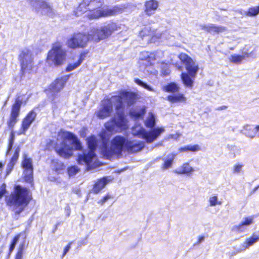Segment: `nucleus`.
I'll return each instance as SVG.
<instances>
[{"label":"nucleus","mask_w":259,"mask_h":259,"mask_svg":"<svg viewBox=\"0 0 259 259\" xmlns=\"http://www.w3.org/2000/svg\"><path fill=\"white\" fill-rule=\"evenodd\" d=\"M103 0H83L76 9L75 14L79 16L85 13V16L90 19H97L101 17H107L123 12L127 8L128 4H121L113 7L102 6Z\"/></svg>","instance_id":"nucleus-3"},{"label":"nucleus","mask_w":259,"mask_h":259,"mask_svg":"<svg viewBox=\"0 0 259 259\" xmlns=\"http://www.w3.org/2000/svg\"><path fill=\"white\" fill-rule=\"evenodd\" d=\"M21 104L22 101L18 99L16 100L15 104L13 105L10 118V126H12L16 123L17 118L19 115L20 109Z\"/></svg>","instance_id":"nucleus-16"},{"label":"nucleus","mask_w":259,"mask_h":259,"mask_svg":"<svg viewBox=\"0 0 259 259\" xmlns=\"http://www.w3.org/2000/svg\"><path fill=\"white\" fill-rule=\"evenodd\" d=\"M30 199L28 190L20 186H17L8 200L7 203L9 205L14 207L16 213H19L27 205Z\"/></svg>","instance_id":"nucleus-5"},{"label":"nucleus","mask_w":259,"mask_h":259,"mask_svg":"<svg viewBox=\"0 0 259 259\" xmlns=\"http://www.w3.org/2000/svg\"><path fill=\"white\" fill-rule=\"evenodd\" d=\"M117 29V25L111 23L100 27L93 28L89 34L90 39L98 41L108 37Z\"/></svg>","instance_id":"nucleus-8"},{"label":"nucleus","mask_w":259,"mask_h":259,"mask_svg":"<svg viewBox=\"0 0 259 259\" xmlns=\"http://www.w3.org/2000/svg\"><path fill=\"white\" fill-rule=\"evenodd\" d=\"M135 81L137 84H138V85H139L140 86L143 87L145 89H146L150 91H154V90L151 87L149 86L146 83L143 82L140 79H135Z\"/></svg>","instance_id":"nucleus-44"},{"label":"nucleus","mask_w":259,"mask_h":259,"mask_svg":"<svg viewBox=\"0 0 259 259\" xmlns=\"http://www.w3.org/2000/svg\"><path fill=\"white\" fill-rule=\"evenodd\" d=\"M144 142L136 140L128 141L126 144V150L129 152H137L141 151L144 147Z\"/></svg>","instance_id":"nucleus-17"},{"label":"nucleus","mask_w":259,"mask_h":259,"mask_svg":"<svg viewBox=\"0 0 259 259\" xmlns=\"http://www.w3.org/2000/svg\"><path fill=\"white\" fill-rule=\"evenodd\" d=\"M241 133L247 137L253 139L256 136L255 125L253 126L249 124L245 125L241 130Z\"/></svg>","instance_id":"nucleus-24"},{"label":"nucleus","mask_w":259,"mask_h":259,"mask_svg":"<svg viewBox=\"0 0 259 259\" xmlns=\"http://www.w3.org/2000/svg\"><path fill=\"white\" fill-rule=\"evenodd\" d=\"M136 100L135 94L131 92H122L118 96H112L102 101L101 108L96 112V116L104 119L109 117L113 110L114 104L116 111V117L105 123L106 130L111 133H121L128 128V121L123 114V107L133 104Z\"/></svg>","instance_id":"nucleus-1"},{"label":"nucleus","mask_w":259,"mask_h":259,"mask_svg":"<svg viewBox=\"0 0 259 259\" xmlns=\"http://www.w3.org/2000/svg\"><path fill=\"white\" fill-rule=\"evenodd\" d=\"M110 198V197L108 196V195H107L105 197H103V198L101 200V202L102 203H104L107 200H108L109 198Z\"/></svg>","instance_id":"nucleus-50"},{"label":"nucleus","mask_w":259,"mask_h":259,"mask_svg":"<svg viewBox=\"0 0 259 259\" xmlns=\"http://www.w3.org/2000/svg\"><path fill=\"white\" fill-rule=\"evenodd\" d=\"M145 125L148 127H152L155 125V117L153 114L149 113L145 121Z\"/></svg>","instance_id":"nucleus-40"},{"label":"nucleus","mask_w":259,"mask_h":259,"mask_svg":"<svg viewBox=\"0 0 259 259\" xmlns=\"http://www.w3.org/2000/svg\"><path fill=\"white\" fill-rule=\"evenodd\" d=\"M244 14L250 17L255 16L259 14V6L249 8Z\"/></svg>","instance_id":"nucleus-39"},{"label":"nucleus","mask_w":259,"mask_h":259,"mask_svg":"<svg viewBox=\"0 0 259 259\" xmlns=\"http://www.w3.org/2000/svg\"><path fill=\"white\" fill-rule=\"evenodd\" d=\"M20 237V234H18L13 239V241L12 242V243L10 245V249H9V251L11 253L14 249L16 245L17 244V243L18 242Z\"/></svg>","instance_id":"nucleus-43"},{"label":"nucleus","mask_w":259,"mask_h":259,"mask_svg":"<svg viewBox=\"0 0 259 259\" xmlns=\"http://www.w3.org/2000/svg\"><path fill=\"white\" fill-rule=\"evenodd\" d=\"M201 27L202 29L211 33L223 32L226 30V28L224 26L212 24L202 25Z\"/></svg>","instance_id":"nucleus-21"},{"label":"nucleus","mask_w":259,"mask_h":259,"mask_svg":"<svg viewBox=\"0 0 259 259\" xmlns=\"http://www.w3.org/2000/svg\"><path fill=\"white\" fill-rule=\"evenodd\" d=\"M259 241V235L253 234L251 236L246 239L242 245V250H244L253 245L255 243Z\"/></svg>","instance_id":"nucleus-29"},{"label":"nucleus","mask_w":259,"mask_h":259,"mask_svg":"<svg viewBox=\"0 0 259 259\" xmlns=\"http://www.w3.org/2000/svg\"><path fill=\"white\" fill-rule=\"evenodd\" d=\"M19 59L23 74L30 73L33 68V59L30 51L28 49L22 50L19 55Z\"/></svg>","instance_id":"nucleus-11"},{"label":"nucleus","mask_w":259,"mask_h":259,"mask_svg":"<svg viewBox=\"0 0 259 259\" xmlns=\"http://www.w3.org/2000/svg\"><path fill=\"white\" fill-rule=\"evenodd\" d=\"M163 67H164V66H166V67H168L167 64H163Z\"/></svg>","instance_id":"nucleus-55"},{"label":"nucleus","mask_w":259,"mask_h":259,"mask_svg":"<svg viewBox=\"0 0 259 259\" xmlns=\"http://www.w3.org/2000/svg\"><path fill=\"white\" fill-rule=\"evenodd\" d=\"M161 72L163 75H167L170 73V70L168 67H166L165 69L162 67Z\"/></svg>","instance_id":"nucleus-47"},{"label":"nucleus","mask_w":259,"mask_h":259,"mask_svg":"<svg viewBox=\"0 0 259 259\" xmlns=\"http://www.w3.org/2000/svg\"><path fill=\"white\" fill-rule=\"evenodd\" d=\"M244 164L242 162H237L231 167L232 172L234 175H240L244 172Z\"/></svg>","instance_id":"nucleus-33"},{"label":"nucleus","mask_w":259,"mask_h":259,"mask_svg":"<svg viewBox=\"0 0 259 259\" xmlns=\"http://www.w3.org/2000/svg\"><path fill=\"white\" fill-rule=\"evenodd\" d=\"M204 237H203V236H200V237H199V238H198L199 242H202V241L204 240Z\"/></svg>","instance_id":"nucleus-53"},{"label":"nucleus","mask_w":259,"mask_h":259,"mask_svg":"<svg viewBox=\"0 0 259 259\" xmlns=\"http://www.w3.org/2000/svg\"><path fill=\"white\" fill-rule=\"evenodd\" d=\"M90 40L89 34L83 33H76L71 35L67 40V46L71 49L82 48L86 46Z\"/></svg>","instance_id":"nucleus-10"},{"label":"nucleus","mask_w":259,"mask_h":259,"mask_svg":"<svg viewBox=\"0 0 259 259\" xmlns=\"http://www.w3.org/2000/svg\"><path fill=\"white\" fill-rule=\"evenodd\" d=\"M254 222V217L248 215L242 218L238 225L234 226L232 231L234 232L240 233L246 231L247 227L252 225Z\"/></svg>","instance_id":"nucleus-15"},{"label":"nucleus","mask_w":259,"mask_h":259,"mask_svg":"<svg viewBox=\"0 0 259 259\" xmlns=\"http://www.w3.org/2000/svg\"><path fill=\"white\" fill-rule=\"evenodd\" d=\"M200 150V147L198 145H188L181 147L179 149V152H185L188 151L196 152Z\"/></svg>","instance_id":"nucleus-36"},{"label":"nucleus","mask_w":259,"mask_h":259,"mask_svg":"<svg viewBox=\"0 0 259 259\" xmlns=\"http://www.w3.org/2000/svg\"><path fill=\"white\" fill-rule=\"evenodd\" d=\"M258 76H259V72H258Z\"/></svg>","instance_id":"nucleus-57"},{"label":"nucleus","mask_w":259,"mask_h":259,"mask_svg":"<svg viewBox=\"0 0 259 259\" xmlns=\"http://www.w3.org/2000/svg\"><path fill=\"white\" fill-rule=\"evenodd\" d=\"M151 30L152 29L150 27H145L140 32V36L148 43L149 42Z\"/></svg>","instance_id":"nucleus-35"},{"label":"nucleus","mask_w":259,"mask_h":259,"mask_svg":"<svg viewBox=\"0 0 259 259\" xmlns=\"http://www.w3.org/2000/svg\"><path fill=\"white\" fill-rule=\"evenodd\" d=\"M163 56V52L157 51L153 52H142L139 57L138 63L141 70H144L148 66L153 65L159 62Z\"/></svg>","instance_id":"nucleus-9"},{"label":"nucleus","mask_w":259,"mask_h":259,"mask_svg":"<svg viewBox=\"0 0 259 259\" xmlns=\"http://www.w3.org/2000/svg\"><path fill=\"white\" fill-rule=\"evenodd\" d=\"M196 76H192L189 73H182L181 79L185 86L192 88L193 85L194 79Z\"/></svg>","instance_id":"nucleus-28"},{"label":"nucleus","mask_w":259,"mask_h":259,"mask_svg":"<svg viewBox=\"0 0 259 259\" xmlns=\"http://www.w3.org/2000/svg\"><path fill=\"white\" fill-rule=\"evenodd\" d=\"M2 167V163L1 162H0V168H1Z\"/></svg>","instance_id":"nucleus-56"},{"label":"nucleus","mask_w":259,"mask_h":259,"mask_svg":"<svg viewBox=\"0 0 259 259\" xmlns=\"http://www.w3.org/2000/svg\"><path fill=\"white\" fill-rule=\"evenodd\" d=\"M110 136L106 131H102L100 134L101 140L100 144L95 137L92 136L88 138L87 143L90 150L88 153L83 152L82 155H78V162L81 164H86L90 168L94 167L96 161L94 151L97 147H99L102 155L107 159L120 156L122 151L126 150L127 139L121 136H116L111 140L110 144H108Z\"/></svg>","instance_id":"nucleus-2"},{"label":"nucleus","mask_w":259,"mask_h":259,"mask_svg":"<svg viewBox=\"0 0 259 259\" xmlns=\"http://www.w3.org/2000/svg\"><path fill=\"white\" fill-rule=\"evenodd\" d=\"M249 54L247 53H245L242 55H233L230 57L229 60L233 63H240L242 61L243 59L249 57Z\"/></svg>","instance_id":"nucleus-32"},{"label":"nucleus","mask_w":259,"mask_h":259,"mask_svg":"<svg viewBox=\"0 0 259 259\" xmlns=\"http://www.w3.org/2000/svg\"><path fill=\"white\" fill-rule=\"evenodd\" d=\"M65 211L67 217H69L70 214L71 209L69 206H67L65 208Z\"/></svg>","instance_id":"nucleus-49"},{"label":"nucleus","mask_w":259,"mask_h":259,"mask_svg":"<svg viewBox=\"0 0 259 259\" xmlns=\"http://www.w3.org/2000/svg\"><path fill=\"white\" fill-rule=\"evenodd\" d=\"M51 166L58 174L61 173L64 169V165L61 162H59L57 160H53Z\"/></svg>","instance_id":"nucleus-38"},{"label":"nucleus","mask_w":259,"mask_h":259,"mask_svg":"<svg viewBox=\"0 0 259 259\" xmlns=\"http://www.w3.org/2000/svg\"><path fill=\"white\" fill-rule=\"evenodd\" d=\"M145 112V108L144 106H142L136 109H133L130 112V115L132 117L138 118L143 115Z\"/></svg>","instance_id":"nucleus-31"},{"label":"nucleus","mask_w":259,"mask_h":259,"mask_svg":"<svg viewBox=\"0 0 259 259\" xmlns=\"http://www.w3.org/2000/svg\"><path fill=\"white\" fill-rule=\"evenodd\" d=\"M79 171V169L76 166H72L69 167L67 169L68 174L69 177L75 176Z\"/></svg>","instance_id":"nucleus-42"},{"label":"nucleus","mask_w":259,"mask_h":259,"mask_svg":"<svg viewBox=\"0 0 259 259\" xmlns=\"http://www.w3.org/2000/svg\"><path fill=\"white\" fill-rule=\"evenodd\" d=\"M49 149L54 148L57 153L64 158H69L73 154V150H81L82 146L77 137L73 134L60 130L56 140H50L47 144Z\"/></svg>","instance_id":"nucleus-4"},{"label":"nucleus","mask_w":259,"mask_h":259,"mask_svg":"<svg viewBox=\"0 0 259 259\" xmlns=\"http://www.w3.org/2000/svg\"><path fill=\"white\" fill-rule=\"evenodd\" d=\"M71 243H70L68 245H67L64 249V252L63 253V256H65V254L67 253V252L69 250L71 247Z\"/></svg>","instance_id":"nucleus-48"},{"label":"nucleus","mask_w":259,"mask_h":259,"mask_svg":"<svg viewBox=\"0 0 259 259\" xmlns=\"http://www.w3.org/2000/svg\"><path fill=\"white\" fill-rule=\"evenodd\" d=\"M176 155V154L170 153L168 154L166 157L164 158L163 159V163L161 165V168L165 170L171 167L173 161Z\"/></svg>","instance_id":"nucleus-26"},{"label":"nucleus","mask_w":259,"mask_h":259,"mask_svg":"<svg viewBox=\"0 0 259 259\" xmlns=\"http://www.w3.org/2000/svg\"><path fill=\"white\" fill-rule=\"evenodd\" d=\"M179 58L185 65L187 72L192 76H196L199 70L197 62L185 53H181Z\"/></svg>","instance_id":"nucleus-12"},{"label":"nucleus","mask_w":259,"mask_h":259,"mask_svg":"<svg viewBox=\"0 0 259 259\" xmlns=\"http://www.w3.org/2000/svg\"><path fill=\"white\" fill-rule=\"evenodd\" d=\"M165 35L166 34L162 33L159 30L152 29L149 42H156L160 40L162 41Z\"/></svg>","instance_id":"nucleus-25"},{"label":"nucleus","mask_w":259,"mask_h":259,"mask_svg":"<svg viewBox=\"0 0 259 259\" xmlns=\"http://www.w3.org/2000/svg\"><path fill=\"white\" fill-rule=\"evenodd\" d=\"M162 90L166 92H177L179 90V87L176 83L172 82L163 86Z\"/></svg>","instance_id":"nucleus-37"},{"label":"nucleus","mask_w":259,"mask_h":259,"mask_svg":"<svg viewBox=\"0 0 259 259\" xmlns=\"http://www.w3.org/2000/svg\"><path fill=\"white\" fill-rule=\"evenodd\" d=\"M181 135L180 133L177 132L175 134L169 135L167 136L166 139L168 140L174 139L177 140L180 138Z\"/></svg>","instance_id":"nucleus-45"},{"label":"nucleus","mask_w":259,"mask_h":259,"mask_svg":"<svg viewBox=\"0 0 259 259\" xmlns=\"http://www.w3.org/2000/svg\"><path fill=\"white\" fill-rule=\"evenodd\" d=\"M6 185L3 184L0 187V199L6 193Z\"/></svg>","instance_id":"nucleus-46"},{"label":"nucleus","mask_w":259,"mask_h":259,"mask_svg":"<svg viewBox=\"0 0 259 259\" xmlns=\"http://www.w3.org/2000/svg\"><path fill=\"white\" fill-rule=\"evenodd\" d=\"M66 57V52L62 49V45L60 42H56L53 44L48 54L47 62L51 66H60L64 63Z\"/></svg>","instance_id":"nucleus-7"},{"label":"nucleus","mask_w":259,"mask_h":259,"mask_svg":"<svg viewBox=\"0 0 259 259\" xmlns=\"http://www.w3.org/2000/svg\"><path fill=\"white\" fill-rule=\"evenodd\" d=\"M209 205L210 207H214L217 205H221L222 204V201L220 200L217 194H212L210 196L208 199Z\"/></svg>","instance_id":"nucleus-34"},{"label":"nucleus","mask_w":259,"mask_h":259,"mask_svg":"<svg viewBox=\"0 0 259 259\" xmlns=\"http://www.w3.org/2000/svg\"><path fill=\"white\" fill-rule=\"evenodd\" d=\"M27 247V244H26L25 239L24 238L23 240L20 243L18 251L16 254L23 255L25 249Z\"/></svg>","instance_id":"nucleus-41"},{"label":"nucleus","mask_w":259,"mask_h":259,"mask_svg":"<svg viewBox=\"0 0 259 259\" xmlns=\"http://www.w3.org/2000/svg\"><path fill=\"white\" fill-rule=\"evenodd\" d=\"M21 165L23 169L24 179L26 182L31 183L33 180V166L31 159L26 155H24Z\"/></svg>","instance_id":"nucleus-14"},{"label":"nucleus","mask_w":259,"mask_h":259,"mask_svg":"<svg viewBox=\"0 0 259 259\" xmlns=\"http://www.w3.org/2000/svg\"><path fill=\"white\" fill-rule=\"evenodd\" d=\"M84 60L83 54H81L75 57L74 62H70L66 68V72H70L78 67Z\"/></svg>","instance_id":"nucleus-22"},{"label":"nucleus","mask_w":259,"mask_h":259,"mask_svg":"<svg viewBox=\"0 0 259 259\" xmlns=\"http://www.w3.org/2000/svg\"><path fill=\"white\" fill-rule=\"evenodd\" d=\"M132 134L146 140L147 143H152L156 140L160 135L164 133V127H156L147 132L141 124L136 123L132 128Z\"/></svg>","instance_id":"nucleus-6"},{"label":"nucleus","mask_w":259,"mask_h":259,"mask_svg":"<svg viewBox=\"0 0 259 259\" xmlns=\"http://www.w3.org/2000/svg\"><path fill=\"white\" fill-rule=\"evenodd\" d=\"M23 255L16 254L14 259H23Z\"/></svg>","instance_id":"nucleus-51"},{"label":"nucleus","mask_w":259,"mask_h":259,"mask_svg":"<svg viewBox=\"0 0 259 259\" xmlns=\"http://www.w3.org/2000/svg\"><path fill=\"white\" fill-rule=\"evenodd\" d=\"M18 157V154L17 153H15V154L14 157L13 158V159L15 158L16 159H17Z\"/></svg>","instance_id":"nucleus-54"},{"label":"nucleus","mask_w":259,"mask_h":259,"mask_svg":"<svg viewBox=\"0 0 259 259\" xmlns=\"http://www.w3.org/2000/svg\"><path fill=\"white\" fill-rule=\"evenodd\" d=\"M36 117V113L31 111L27 114V116L24 119L22 124V131L19 134H25V132L29 127L31 124L34 120Z\"/></svg>","instance_id":"nucleus-19"},{"label":"nucleus","mask_w":259,"mask_h":259,"mask_svg":"<svg viewBox=\"0 0 259 259\" xmlns=\"http://www.w3.org/2000/svg\"><path fill=\"white\" fill-rule=\"evenodd\" d=\"M70 75H65L57 78L51 84V89L54 92H59L64 87L69 79Z\"/></svg>","instance_id":"nucleus-18"},{"label":"nucleus","mask_w":259,"mask_h":259,"mask_svg":"<svg viewBox=\"0 0 259 259\" xmlns=\"http://www.w3.org/2000/svg\"><path fill=\"white\" fill-rule=\"evenodd\" d=\"M195 170V169L191 166L188 163H185L176 168L174 170V172L178 174H186L190 175Z\"/></svg>","instance_id":"nucleus-23"},{"label":"nucleus","mask_w":259,"mask_h":259,"mask_svg":"<svg viewBox=\"0 0 259 259\" xmlns=\"http://www.w3.org/2000/svg\"><path fill=\"white\" fill-rule=\"evenodd\" d=\"M159 3L157 0H148L145 2V13L148 16L152 15L154 14L155 12L158 9Z\"/></svg>","instance_id":"nucleus-20"},{"label":"nucleus","mask_w":259,"mask_h":259,"mask_svg":"<svg viewBox=\"0 0 259 259\" xmlns=\"http://www.w3.org/2000/svg\"><path fill=\"white\" fill-rule=\"evenodd\" d=\"M28 2L30 6L38 12L49 16L53 15L52 7L46 2L40 0H28Z\"/></svg>","instance_id":"nucleus-13"},{"label":"nucleus","mask_w":259,"mask_h":259,"mask_svg":"<svg viewBox=\"0 0 259 259\" xmlns=\"http://www.w3.org/2000/svg\"><path fill=\"white\" fill-rule=\"evenodd\" d=\"M167 99L169 102L172 103H175L177 102H185L186 100V98L183 94H178L169 95L167 97Z\"/></svg>","instance_id":"nucleus-30"},{"label":"nucleus","mask_w":259,"mask_h":259,"mask_svg":"<svg viewBox=\"0 0 259 259\" xmlns=\"http://www.w3.org/2000/svg\"><path fill=\"white\" fill-rule=\"evenodd\" d=\"M256 127V134L259 137V124L255 125Z\"/></svg>","instance_id":"nucleus-52"},{"label":"nucleus","mask_w":259,"mask_h":259,"mask_svg":"<svg viewBox=\"0 0 259 259\" xmlns=\"http://www.w3.org/2000/svg\"><path fill=\"white\" fill-rule=\"evenodd\" d=\"M108 178L105 177L98 180L95 184L93 188V192L98 193L103 189L108 182Z\"/></svg>","instance_id":"nucleus-27"}]
</instances>
